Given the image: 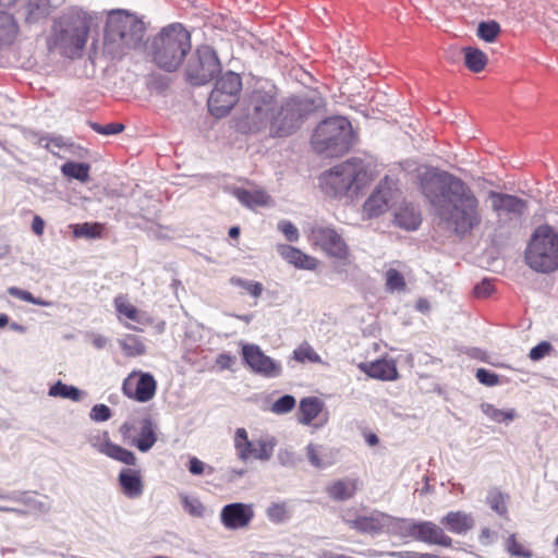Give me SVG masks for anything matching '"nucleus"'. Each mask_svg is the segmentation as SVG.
<instances>
[{
	"label": "nucleus",
	"mask_w": 558,
	"mask_h": 558,
	"mask_svg": "<svg viewBox=\"0 0 558 558\" xmlns=\"http://www.w3.org/2000/svg\"><path fill=\"white\" fill-rule=\"evenodd\" d=\"M278 459L282 465H293L295 463L294 453L288 450L280 451Z\"/></svg>",
	"instance_id": "13d9d810"
},
{
	"label": "nucleus",
	"mask_w": 558,
	"mask_h": 558,
	"mask_svg": "<svg viewBox=\"0 0 558 558\" xmlns=\"http://www.w3.org/2000/svg\"><path fill=\"white\" fill-rule=\"evenodd\" d=\"M320 104V98L310 97H291L281 104L275 85L256 84L244 94L239 104L235 126L244 134L269 128L272 136H289Z\"/></svg>",
	"instance_id": "f257e3e1"
},
{
	"label": "nucleus",
	"mask_w": 558,
	"mask_h": 558,
	"mask_svg": "<svg viewBox=\"0 0 558 558\" xmlns=\"http://www.w3.org/2000/svg\"><path fill=\"white\" fill-rule=\"evenodd\" d=\"M482 411L490 420L498 422V423L511 422L515 417V411L513 409L505 411V410L497 409L493 404H488V403L482 404Z\"/></svg>",
	"instance_id": "4c0bfd02"
},
{
	"label": "nucleus",
	"mask_w": 558,
	"mask_h": 558,
	"mask_svg": "<svg viewBox=\"0 0 558 558\" xmlns=\"http://www.w3.org/2000/svg\"><path fill=\"white\" fill-rule=\"evenodd\" d=\"M230 281L232 284L247 291L254 298L260 296L264 290L263 284L257 281H250L238 277H232Z\"/></svg>",
	"instance_id": "37998d69"
},
{
	"label": "nucleus",
	"mask_w": 558,
	"mask_h": 558,
	"mask_svg": "<svg viewBox=\"0 0 558 558\" xmlns=\"http://www.w3.org/2000/svg\"><path fill=\"white\" fill-rule=\"evenodd\" d=\"M398 192L396 181L386 177L365 201L363 214L367 218H374L384 214L388 209L389 204L397 197Z\"/></svg>",
	"instance_id": "2eb2a0df"
},
{
	"label": "nucleus",
	"mask_w": 558,
	"mask_h": 558,
	"mask_svg": "<svg viewBox=\"0 0 558 558\" xmlns=\"http://www.w3.org/2000/svg\"><path fill=\"white\" fill-rule=\"evenodd\" d=\"M254 518L252 505L234 502L226 505L220 512V521L229 530L246 527Z\"/></svg>",
	"instance_id": "6ab92c4d"
},
{
	"label": "nucleus",
	"mask_w": 558,
	"mask_h": 558,
	"mask_svg": "<svg viewBox=\"0 0 558 558\" xmlns=\"http://www.w3.org/2000/svg\"><path fill=\"white\" fill-rule=\"evenodd\" d=\"M295 403L293 396L286 395L272 403L271 411L276 414H286L293 410Z\"/></svg>",
	"instance_id": "c03bdc74"
},
{
	"label": "nucleus",
	"mask_w": 558,
	"mask_h": 558,
	"mask_svg": "<svg viewBox=\"0 0 558 558\" xmlns=\"http://www.w3.org/2000/svg\"><path fill=\"white\" fill-rule=\"evenodd\" d=\"M526 264L541 272L554 271L558 268V231L545 223L532 233L525 251Z\"/></svg>",
	"instance_id": "0eeeda50"
},
{
	"label": "nucleus",
	"mask_w": 558,
	"mask_h": 558,
	"mask_svg": "<svg viewBox=\"0 0 558 558\" xmlns=\"http://www.w3.org/2000/svg\"><path fill=\"white\" fill-rule=\"evenodd\" d=\"M553 350L554 348L549 342L542 341L541 343L531 349L529 357L532 361H539L543 357L549 355Z\"/></svg>",
	"instance_id": "3c124183"
},
{
	"label": "nucleus",
	"mask_w": 558,
	"mask_h": 558,
	"mask_svg": "<svg viewBox=\"0 0 558 558\" xmlns=\"http://www.w3.org/2000/svg\"><path fill=\"white\" fill-rule=\"evenodd\" d=\"M107 342H108L107 338L104 336H100V335L94 336V338H93V344L97 349L105 348Z\"/></svg>",
	"instance_id": "052dcab7"
},
{
	"label": "nucleus",
	"mask_w": 558,
	"mask_h": 558,
	"mask_svg": "<svg viewBox=\"0 0 558 558\" xmlns=\"http://www.w3.org/2000/svg\"><path fill=\"white\" fill-rule=\"evenodd\" d=\"M113 304L119 322L131 330L143 331V328L128 324L125 319L132 320L142 326H150L154 323L150 315L130 303L128 298L123 294L117 295L113 300Z\"/></svg>",
	"instance_id": "a211bd4d"
},
{
	"label": "nucleus",
	"mask_w": 558,
	"mask_h": 558,
	"mask_svg": "<svg viewBox=\"0 0 558 558\" xmlns=\"http://www.w3.org/2000/svg\"><path fill=\"white\" fill-rule=\"evenodd\" d=\"M221 70L216 51L209 46L199 47L186 65V77L193 85L209 82Z\"/></svg>",
	"instance_id": "9d476101"
},
{
	"label": "nucleus",
	"mask_w": 558,
	"mask_h": 558,
	"mask_svg": "<svg viewBox=\"0 0 558 558\" xmlns=\"http://www.w3.org/2000/svg\"><path fill=\"white\" fill-rule=\"evenodd\" d=\"M267 515L270 521L279 523L289 518L288 510L284 504H272L267 509Z\"/></svg>",
	"instance_id": "49530a36"
},
{
	"label": "nucleus",
	"mask_w": 558,
	"mask_h": 558,
	"mask_svg": "<svg viewBox=\"0 0 558 558\" xmlns=\"http://www.w3.org/2000/svg\"><path fill=\"white\" fill-rule=\"evenodd\" d=\"M500 32V25L496 21L481 22L477 27V36L487 43L495 41Z\"/></svg>",
	"instance_id": "58836bf2"
},
{
	"label": "nucleus",
	"mask_w": 558,
	"mask_h": 558,
	"mask_svg": "<svg viewBox=\"0 0 558 558\" xmlns=\"http://www.w3.org/2000/svg\"><path fill=\"white\" fill-rule=\"evenodd\" d=\"M242 355L251 369L260 376L274 378L282 373L281 364L266 355L256 344H244Z\"/></svg>",
	"instance_id": "dca6fc26"
},
{
	"label": "nucleus",
	"mask_w": 558,
	"mask_h": 558,
	"mask_svg": "<svg viewBox=\"0 0 558 558\" xmlns=\"http://www.w3.org/2000/svg\"><path fill=\"white\" fill-rule=\"evenodd\" d=\"M17 32L19 27L13 16L0 11V48L4 45H11Z\"/></svg>",
	"instance_id": "2f4dec72"
},
{
	"label": "nucleus",
	"mask_w": 558,
	"mask_h": 558,
	"mask_svg": "<svg viewBox=\"0 0 558 558\" xmlns=\"http://www.w3.org/2000/svg\"><path fill=\"white\" fill-rule=\"evenodd\" d=\"M240 234V229L239 227H232L230 228L229 230V236L232 238V239H236Z\"/></svg>",
	"instance_id": "69168bd1"
},
{
	"label": "nucleus",
	"mask_w": 558,
	"mask_h": 558,
	"mask_svg": "<svg viewBox=\"0 0 558 558\" xmlns=\"http://www.w3.org/2000/svg\"><path fill=\"white\" fill-rule=\"evenodd\" d=\"M422 221L421 214L413 205L401 206L395 214V222L405 230H415Z\"/></svg>",
	"instance_id": "cd10ccee"
},
{
	"label": "nucleus",
	"mask_w": 558,
	"mask_h": 558,
	"mask_svg": "<svg viewBox=\"0 0 558 558\" xmlns=\"http://www.w3.org/2000/svg\"><path fill=\"white\" fill-rule=\"evenodd\" d=\"M9 323V317L7 314H0V329L7 326Z\"/></svg>",
	"instance_id": "338daca9"
},
{
	"label": "nucleus",
	"mask_w": 558,
	"mask_h": 558,
	"mask_svg": "<svg viewBox=\"0 0 558 558\" xmlns=\"http://www.w3.org/2000/svg\"><path fill=\"white\" fill-rule=\"evenodd\" d=\"M415 179L435 216L448 230L463 238L481 226L480 199L462 179L429 166L418 167Z\"/></svg>",
	"instance_id": "f03ea898"
},
{
	"label": "nucleus",
	"mask_w": 558,
	"mask_h": 558,
	"mask_svg": "<svg viewBox=\"0 0 558 558\" xmlns=\"http://www.w3.org/2000/svg\"><path fill=\"white\" fill-rule=\"evenodd\" d=\"M242 89L241 76L234 72L222 74L216 82L215 88L208 98V109L215 117H223L229 113L239 101Z\"/></svg>",
	"instance_id": "1a4fd4ad"
},
{
	"label": "nucleus",
	"mask_w": 558,
	"mask_h": 558,
	"mask_svg": "<svg viewBox=\"0 0 558 558\" xmlns=\"http://www.w3.org/2000/svg\"><path fill=\"white\" fill-rule=\"evenodd\" d=\"M339 555L340 554H335L332 551L325 550L318 555V558H339Z\"/></svg>",
	"instance_id": "e2e57ef3"
},
{
	"label": "nucleus",
	"mask_w": 558,
	"mask_h": 558,
	"mask_svg": "<svg viewBox=\"0 0 558 558\" xmlns=\"http://www.w3.org/2000/svg\"><path fill=\"white\" fill-rule=\"evenodd\" d=\"M93 446L97 449V451L113 460L122 462L126 465L136 464L137 459L135 454L132 451L111 442L108 433H104L101 437L93 440Z\"/></svg>",
	"instance_id": "412c9836"
},
{
	"label": "nucleus",
	"mask_w": 558,
	"mask_h": 558,
	"mask_svg": "<svg viewBox=\"0 0 558 558\" xmlns=\"http://www.w3.org/2000/svg\"><path fill=\"white\" fill-rule=\"evenodd\" d=\"M184 510L194 517H201L204 512L202 502L196 498H189L183 496L182 498Z\"/></svg>",
	"instance_id": "603ef678"
},
{
	"label": "nucleus",
	"mask_w": 558,
	"mask_h": 558,
	"mask_svg": "<svg viewBox=\"0 0 558 558\" xmlns=\"http://www.w3.org/2000/svg\"><path fill=\"white\" fill-rule=\"evenodd\" d=\"M506 550L510 554L512 557L518 558H531L532 551L527 548H525L521 543L517 541L515 534H511L505 543Z\"/></svg>",
	"instance_id": "ea45409f"
},
{
	"label": "nucleus",
	"mask_w": 558,
	"mask_h": 558,
	"mask_svg": "<svg viewBox=\"0 0 558 558\" xmlns=\"http://www.w3.org/2000/svg\"><path fill=\"white\" fill-rule=\"evenodd\" d=\"M390 517L381 513L374 512L371 515H360L355 519L344 518V522L351 527L361 533H379L388 523Z\"/></svg>",
	"instance_id": "4be33fe9"
},
{
	"label": "nucleus",
	"mask_w": 558,
	"mask_h": 558,
	"mask_svg": "<svg viewBox=\"0 0 558 558\" xmlns=\"http://www.w3.org/2000/svg\"><path fill=\"white\" fill-rule=\"evenodd\" d=\"M463 54L465 66L474 73L482 72L488 62L486 53L478 48L465 47Z\"/></svg>",
	"instance_id": "473e14b6"
},
{
	"label": "nucleus",
	"mask_w": 558,
	"mask_h": 558,
	"mask_svg": "<svg viewBox=\"0 0 558 558\" xmlns=\"http://www.w3.org/2000/svg\"><path fill=\"white\" fill-rule=\"evenodd\" d=\"M88 32L89 27L83 20H63L53 26L48 48L59 50L66 58H78L86 45Z\"/></svg>",
	"instance_id": "6e6552de"
},
{
	"label": "nucleus",
	"mask_w": 558,
	"mask_h": 558,
	"mask_svg": "<svg viewBox=\"0 0 558 558\" xmlns=\"http://www.w3.org/2000/svg\"><path fill=\"white\" fill-rule=\"evenodd\" d=\"M359 367L372 378L380 380H395L398 378L396 363L391 360H377L372 363H361Z\"/></svg>",
	"instance_id": "5701e85b"
},
{
	"label": "nucleus",
	"mask_w": 558,
	"mask_h": 558,
	"mask_svg": "<svg viewBox=\"0 0 558 558\" xmlns=\"http://www.w3.org/2000/svg\"><path fill=\"white\" fill-rule=\"evenodd\" d=\"M75 238L97 239L101 236L104 226L98 222L72 225Z\"/></svg>",
	"instance_id": "c9c22d12"
},
{
	"label": "nucleus",
	"mask_w": 558,
	"mask_h": 558,
	"mask_svg": "<svg viewBox=\"0 0 558 558\" xmlns=\"http://www.w3.org/2000/svg\"><path fill=\"white\" fill-rule=\"evenodd\" d=\"M276 447V439L274 437L259 438L258 440L251 441L245 428L240 427L234 434V448L238 458L246 462L250 458L260 461H268L274 453Z\"/></svg>",
	"instance_id": "f8f14e48"
},
{
	"label": "nucleus",
	"mask_w": 558,
	"mask_h": 558,
	"mask_svg": "<svg viewBox=\"0 0 558 558\" xmlns=\"http://www.w3.org/2000/svg\"><path fill=\"white\" fill-rule=\"evenodd\" d=\"M45 229V221L39 217L35 216L32 221V230L36 235H41Z\"/></svg>",
	"instance_id": "bf43d9fd"
},
{
	"label": "nucleus",
	"mask_w": 558,
	"mask_h": 558,
	"mask_svg": "<svg viewBox=\"0 0 558 558\" xmlns=\"http://www.w3.org/2000/svg\"><path fill=\"white\" fill-rule=\"evenodd\" d=\"M366 441L368 445L374 446L378 444V437L375 434H371L367 436Z\"/></svg>",
	"instance_id": "0e129e2a"
},
{
	"label": "nucleus",
	"mask_w": 558,
	"mask_h": 558,
	"mask_svg": "<svg viewBox=\"0 0 558 558\" xmlns=\"http://www.w3.org/2000/svg\"><path fill=\"white\" fill-rule=\"evenodd\" d=\"M118 343L124 354L130 357L140 356L146 352V347L142 339L134 335H125L118 340Z\"/></svg>",
	"instance_id": "72a5a7b5"
},
{
	"label": "nucleus",
	"mask_w": 558,
	"mask_h": 558,
	"mask_svg": "<svg viewBox=\"0 0 558 558\" xmlns=\"http://www.w3.org/2000/svg\"><path fill=\"white\" fill-rule=\"evenodd\" d=\"M323 409V402L316 397H307L300 402L299 422L310 425L318 416Z\"/></svg>",
	"instance_id": "7c9ffc66"
},
{
	"label": "nucleus",
	"mask_w": 558,
	"mask_h": 558,
	"mask_svg": "<svg viewBox=\"0 0 558 558\" xmlns=\"http://www.w3.org/2000/svg\"><path fill=\"white\" fill-rule=\"evenodd\" d=\"M410 534L416 539L428 543L436 544L444 547H450L452 545V539L444 530L430 521L424 522H412L409 525Z\"/></svg>",
	"instance_id": "aec40b11"
},
{
	"label": "nucleus",
	"mask_w": 558,
	"mask_h": 558,
	"mask_svg": "<svg viewBox=\"0 0 558 558\" xmlns=\"http://www.w3.org/2000/svg\"><path fill=\"white\" fill-rule=\"evenodd\" d=\"M11 254V246L9 244L0 245V259L7 258Z\"/></svg>",
	"instance_id": "680f3d73"
},
{
	"label": "nucleus",
	"mask_w": 558,
	"mask_h": 558,
	"mask_svg": "<svg viewBox=\"0 0 558 558\" xmlns=\"http://www.w3.org/2000/svg\"><path fill=\"white\" fill-rule=\"evenodd\" d=\"M49 396L78 401L81 398V391L77 388L68 386L59 380L50 387Z\"/></svg>",
	"instance_id": "e433bc0d"
},
{
	"label": "nucleus",
	"mask_w": 558,
	"mask_h": 558,
	"mask_svg": "<svg viewBox=\"0 0 558 558\" xmlns=\"http://www.w3.org/2000/svg\"><path fill=\"white\" fill-rule=\"evenodd\" d=\"M476 379L487 387H494L500 384V377L485 368H478L475 374Z\"/></svg>",
	"instance_id": "de8ad7c7"
},
{
	"label": "nucleus",
	"mask_w": 558,
	"mask_h": 558,
	"mask_svg": "<svg viewBox=\"0 0 558 558\" xmlns=\"http://www.w3.org/2000/svg\"><path fill=\"white\" fill-rule=\"evenodd\" d=\"M490 508L499 514L507 512V507L502 494L498 490H492L487 497Z\"/></svg>",
	"instance_id": "09e8293b"
},
{
	"label": "nucleus",
	"mask_w": 558,
	"mask_h": 558,
	"mask_svg": "<svg viewBox=\"0 0 558 558\" xmlns=\"http://www.w3.org/2000/svg\"><path fill=\"white\" fill-rule=\"evenodd\" d=\"M293 356L301 363H304L305 361L317 363L320 361V356L308 343H303L296 348L293 352Z\"/></svg>",
	"instance_id": "79ce46f5"
},
{
	"label": "nucleus",
	"mask_w": 558,
	"mask_h": 558,
	"mask_svg": "<svg viewBox=\"0 0 558 558\" xmlns=\"http://www.w3.org/2000/svg\"><path fill=\"white\" fill-rule=\"evenodd\" d=\"M488 197L499 226L519 220L527 208L526 201L515 195L490 191Z\"/></svg>",
	"instance_id": "ddd939ff"
},
{
	"label": "nucleus",
	"mask_w": 558,
	"mask_h": 558,
	"mask_svg": "<svg viewBox=\"0 0 558 558\" xmlns=\"http://www.w3.org/2000/svg\"><path fill=\"white\" fill-rule=\"evenodd\" d=\"M236 198L248 208H255L257 206H267L271 203L270 196L262 190H236L234 192Z\"/></svg>",
	"instance_id": "c756f323"
},
{
	"label": "nucleus",
	"mask_w": 558,
	"mask_h": 558,
	"mask_svg": "<svg viewBox=\"0 0 558 558\" xmlns=\"http://www.w3.org/2000/svg\"><path fill=\"white\" fill-rule=\"evenodd\" d=\"M440 523L456 534H463L474 526L473 518L462 511L449 512L440 520Z\"/></svg>",
	"instance_id": "393cba45"
},
{
	"label": "nucleus",
	"mask_w": 558,
	"mask_h": 558,
	"mask_svg": "<svg viewBox=\"0 0 558 558\" xmlns=\"http://www.w3.org/2000/svg\"><path fill=\"white\" fill-rule=\"evenodd\" d=\"M145 25L135 15L123 10L109 13L104 38V52L113 59H121L131 50L142 47Z\"/></svg>",
	"instance_id": "7ed1b4c3"
},
{
	"label": "nucleus",
	"mask_w": 558,
	"mask_h": 558,
	"mask_svg": "<svg viewBox=\"0 0 558 558\" xmlns=\"http://www.w3.org/2000/svg\"><path fill=\"white\" fill-rule=\"evenodd\" d=\"M89 415L95 422H105L111 417V410L105 404H96L92 408Z\"/></svg>",
	"instance_id": "5fc2aeb1"
},
{
	"label": "nucleus",
	"mask_w": 558,
	"mask_h": 558,
	"mask_svg": "<svg viewBox=\"0 0 558 558\" xmlns=\"http://www.w3.org/2000/svg\"><path fill=\"white\" fill-rule=\"evenodd\" d=\"M357 487V478H343L328 485L326 492L333 500H347L354 496Z\"/></svg>",
	"instance_id": "a878e982"
},
{
	"label": "nucleus",
	"mask_w": 558,
	"mask_h": 558,
	"mask_svg": "<svg viewBox=\"0 0 558 558\" xmlns=\"http://www.w3.org/2000/svg\"><path fill=\"white\" fill-rule=\"evenodd\" d=\"M90 128L102 135H113L119 134L124 130V125L121 123H108L106 125H101L96 122L90 123Z\"/></svg>",
	"instance_id": "8fccbe9b"
},
{
	"label": "nucleus",
	"mask_w": 558,
	"mask_h": 558,
	"mask_svg": "<svg viewBox=\"0 0 558 558\" xmlns=\"http://www.w3.org/2000/svg\"><path fill=\"white\" fill-rule=\"evenodd\" d=\"M386 287L389 291H404L407 283L403 275L397 269H388L386 272Z\"/></svg>",
	"instance_id": "a19ab883"
},
{
	"label": "nucleus",
	"mask_w": 558,
	"mask_h": 558,
	"mask_svg": "<svg viewBox=\"0 0 558 558\" xmlns=\"http://www.w3.org/2000/svg\"><path fill=\"white\" fill-rule=\"evenodd\" d=\"M89 165L84 162L69 161L62 165L61 171L65 177L86 182L89 179Z\"/></svg>",
	"instance_id": "f704fd0d"
},
{
	"label": "nucleus",
	"mask_w": 558,
	"mask_h": 558,
	"mask_svg": "<svg viewBox=\"0 0 558 558\" xmlns=\"http://www.w3.org/2000/svg\"><path fill=\"white\" fill-rule=\"evenodd\" d=\"M278 253L290 264L298 268L313 270L317 267V259L290 245H278Z\"/></svg>",
	"instance_id": "b1692460"
},
{
	"label": "nucleus",
	"mask_w": 558,
	"mask_h": 558,
	"mask_svg": "<svg viewBox=\"0 0 558 558\" xmlns=\"http://www.w3.org/2000/svg\"><path fill=\"white\" fill-rule=\"evenodd\" d=\"M8 292L10 295L16 298V299H20V300H23L25 302H28V303H32V304H36V305H40V306H48L49 303L41 300V299H37L35 298L31 292L26 291V290H22L20 288H16V287H11L8 289Z\"/></svg>",
	"instance_id": "a18cd8bd"
},
{
	"label": "nucleus",
	"mask_w": 558,
	"mask_h": 558,
	"mask_svg": "<svg viewBox=\"0 0 558 558\" xmlns=\"http://www.w3.org/2000/svg\"><path fill=\"white\" fill-rule=\"evenodd\" d=\"M311 242L330 257L349 260L351 253L340 233L331 227L315 225L310 233Z\"/></svg>",
	"instance_id": "9b49d317"
},
{
	"label": "nucleus",
	"mask_w": 558,
	"mask_h": 558,
	"mask_svg": "<svg viewBox=\"0 0 558 558\" xmlns=\"http://www.w3.org/2000/svg\"><path fill=\"white\" fill-rule=\"evenodd\" d=\"M306 457L310 463L317 469L326 468L335 461L333 453L330 449L315 444L307 445Z\"/></svg>",
	"instance_id": "c85d7f7f"
},
{
	"label": "nucleus",
	"mask_w": 558,
	"mask_h": 558,
	"mask_svg": "<svg viewBox=\"0 0 558 558\" xmlns=\"http://www.w3.org/2000/svg\"><path fill=\"white\" fill-rule=\"evenodd\" d=\"M354 145V134L350 121L343 117H331L320 122L312 136L315 151L327 157H338L348 153Z\"/></svg>",
	"instance_id": "39448f33"
},
{
	"label": "nucleus",
	"mask_w": 558,
	"mask_h": 558,
	"mask_svg": "<svg viewBox=\"0 0 558 558\" xmlns=\"http://www.w3.org/2000/svg\"><path fill=\"white\" fill-rule=\"evenodd\" d=\"M278 229L284 234L288 241L295 242L299 240L298 228L292 222L282 220L278 223Z\"/></svg>",
	"instance_id": "864d4df0"
},
{
	"label": "nucleus",
	"mask_w": 558,
	"mask_h": 558,
	"mask_svg": "<svg viewBox=\"0 0 558 558\" xmlns=\"http://www.w3.org/2000/svg\"><path fill=\"white\" fill-rule=\"evenodd\" d=\"M153 58L155 63L168 71H174L191 49L189 32L181 24H172L154 38Z\"/></svg>",
	"instance_id": "423d86ee"
},
{
	"label": "nucleus",
	"mask_w": 558,
	"mask_h": 558,
	"mask_svg": "<svg viewBox=\"0 0 558 558\" xmlns=\"http://www.w3.org/2000/svg\"><path fill=\"white\" fill-rule=\"evenodd\" d=\"M138 436H133L135 423L126 421L120 426L119 433L124 442L136 447L142 452H147L157 441L156 425L150 417L145 416L138 421Z\"/></svg>",
	"instance_id": "4468645a"
},
{
	"label": "nucleus",
	"mask_w": 558,
	"mask_h": 558,
	"mask_svg": "<svg viewBox=\"0 0 558 558\" xmlns=\"http://www.w3.org/2000/svg\"><path fill=\"white\" fill-rule=\"evenodd\" d=\"M208 471V473H213V468L211 466H206L204 462H202L201 460H198L197 458L193 457L190 459V462H189V471L194 474V475H201L203 474L205 471Z\"/></svg>",
	"instance_id": "4d7b16f0"
},
{
	"label": "nucleus",
	"mask_w": 558,
	"mask_h": 558,
	"mask_svg": "<svg viewBox=\"0 0 558 558\" xmlns=\"http://www.w3.org/2000/svg\"><path fill=\"white\" fill-rule=\"evenodd\" d=\"M372 181L367 165L361 158H350L324 172L320 177L323 191L333 197L353 198Z\"/></svg>",
	"instance_id": "20e7f679"
},
{
	"label": "nucleus",
	"mask_w": 558,
	"mask_h": 558,
	"mask_svg": "<svg viewBox=\"0 0 558 558\" xmlns=\"http://www.w3.org/2000/svg\"><path fill=\"white\" fill-rule=\"evenodd\" d=\"M157 383L153 375L143 373L140 377L131 374L123 383L122 390L125 396L138 402H147L156 393Z\"/></svg>",
	"instance_id": "f3484780"
},
{
	"label": "nucleus",
	"mask_w": 558,
	"mask_h": 558,
	"mask_svg": "<svg viewBox=\"0 0 558 558\" xmlns=\"http://www.w3.org/2000/svg\"><path fill=\"white\" fill-rule=\"evenodd\" d=\"M119 482L123 493L131 498L140 497L143 493V483L141 476L135 470H122L119 475Z\"/></svg>",
	"instance_id": "bb28decb"
},
{
	"label": "nucleus",
	"mask_w": 558,
	"mask_h": 558,
	"mask_svg": "<svg viewBox=\"0 0 558 558\" xmlns=\"http://www.w3.org/2000/svg\"><path fill=\"white\" fill-rule=\"evenodd\" d=\"M0 511H1V512H16V513H24L22 510H19V509H15V508L1 507V506H0Z\"/></svg>",
	"instance_id": "774afa93"
},
{
	"label": "nucleus",
	"mask_w": 558,
	"mask_h": 558,
	"mask_svg": "<svg viewBox=\"0 0 558 558\" xmlns=\"http://www.w3.org/2000/svg\"><path fill=\"white\" fill-rule=\"evenodd\" d=\"M494 292V284L492 280L484 279L474 288V294L478 299L488 298Z\"/></svg>",
	"instance_id": "6e6d98bb"
}]
</instances>
